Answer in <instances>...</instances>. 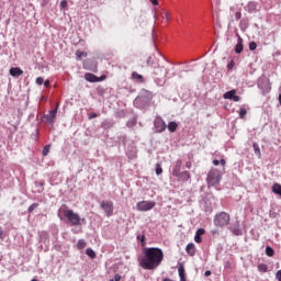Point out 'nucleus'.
<instances>
[{
	"mask_svg": "<svg viewBox=\"0 0 281 281\" xmlns=\"http://www.w3.org/2000/svg\"><path fill=\"white\" fill-rule=\"evenodd\" d=\"M0 238H3V229L0 226Z\"/></svg>",
	"mask_w": 281,
	"mask_h": 281,
	"instance_id": "09e8293b",
	"label": "nucleus"
},
{
	"mask_svg": "<svg viewBox=\"0 0 281 281\" xmlns=\"http://www.w3.org/2000/svg\"><path fill=\"white\" fill-rule=\"evenodd\" d=\"M100 207L105 212V216H113V202L109 200L101 201Z\"/></svg>",
	"mask_w": 281,
	"mask_h": 281,
	"instance_id": "0eeeda50",
	"label": "nucleus"
},
{
	"mask_svg": "<svg viewBox=\"0 0 281 281\" xmlns=\"http://www.w3.org/2000/svg\"><path fill=\"white\" fill-rule=\"evenodd\" d=\"M194 241L198 243V244H201L203 243V239L201 238V235H196L194 236Z\"/></svg>",
	"mask_w": 281,
	"mask_h": 281,
	"instance_id": "7c9ffc66",
	"label": "nucleus"
},
{
	"mask_svg": "<svg viewBox=\"0 0 281 281\" xmlns=\"http://www.w3.org/2000/svg\"><path fill=\"white\" fill-rule=\"evenodd\" d=\"M135 157H137V155H136V154H133L130 158H131V159H135Z\"/></svg>",
	"mask_w": 281,
	"mask_h": 281,
	"instance_id": "3c124183",
	"label": "nucleus"
},
{
	"mask_svg": "<svg viewBox=\"0 0 281 281\" xmlns=\"http://www.w3.org/2000/svg\"><path fill=\"white\" fill-rule=\"evenodd\" d=\"M266 255L269 256L270 258H272V256L276 255V250H273V248H271V246H267L266 247Z\"/></svg>",
	"mask_w": 281,
	"mask_h": 281,
	"instance_id": "aec40b11",
	"label": "nucleus"
},
{
	"mask_svg": "<svg viewBox=\"0 0 281 281\" xmlns=\"http://www.w3.org/2000/svg\"><path fill=\"white\" fill-rule=\"evenodd\" d=\"M279 103L281 104V94H279Z\"/></svg>",
	"mask_w": 281,
	"mask_h": 281,
	"instance_id": "864d4df0",
	"label": "nucleus"
},
{
	"mask_svg": "<svg viewBox=\"0 0 281 281\" xmlns=\"http://www.w3.org/2000/svg\"><path fill=\"white\" fill-rule=\"evenodd\" d=\"M233 67H234V61H232V63L228 64V66H227L228 69H233Z\"/></svg>",
	"mask_w": 281,
	"mask_h": 281,
	"instance_id": "de8ad7c7",
	"label": "nucleus"
},
{
	"mask_svg": "<svg viewBox=\"0 0 281 281\" xmlns=\"http://www.w3.org/2000/svg\"><path fill=\"white\" fill-rule=\"evenodd\" d=\"M258 44L256 42H250L249 43V49L250 52H255V49H257Z\"/></svg>",
	"mask_w": 281,
	"mask_h": 281,
	"instance_id": "c85d7f7f",
	"label": "nucleus"
},
{
	"mask_svg": "<svg viewBox=\"0 0 281 281\" xmlns=\"http://www.w3.org/2000/svg\"><path fill=\"white\" fill-rule=\"evenodd\" d=\"M186 168H188L190 170V168H192V161H187L186 162Z\"/></svg>",
	"mask_w": 281,
	"mask_h": 281,
	"instance_id": "58836bf2",
	"label": "nucleus"
},
{
	"mask_svg": "<svg viewBox=\"0 0 281 281\" xmlns=\"http://www.w3.org/2000/svg\"><path fill=\"white\" fill-rule=\"evenodd\" d=\"M95 117H98V114H97V113H91V114H89V120H93V119H95Z\"/></svg>",
	"mask_w": 281,
	"mask_h": 281,
	"instance_id": "4c0bfd02",
	"label": "nucleus"
},
{
	"mask_svg": "<svg viewBox=\"0 0 281 281\" xmlns=\"http://www.w3.org/2000/svg\"><path fill=\"white\" fill-rule=\"evenodd\" d=\"M64 216H65V218H67V221L71 227H78V226L82 225V223L87 222L86 218H81L80 214L74 212V210H65Z\"/></svg>",
	"mask_w": 281,
	"mask_h": 281,
	"instance_id": "7ed1b4c3",
	"label": "nucleus"
},
{
	"mask_svg": "<svg viewBox=\"0 0 281 281\" xmlns=\"http://www.w3.org/2000/svg\"><path fill=\"white\" fill-rule=\"evenodd\" d=\"M206 181L209 186H217V183H221V171H218V169H211L207 173Z\"/></svg>",
	"mask_w": 281,
	"mask_h": 281,
	"instance_id": "39448f33",
	"label": "nucleus"
},
{
	"mask_svg": "<svg viewBox=\"0 0 281 281\" xmlns=\"http://www.w3.org/2000/svg\"><path fill=\"white\" fill-rule=\"evenodd\" d=\"M276 278L278 281H281V270L277 271Z\"/></svg>",
	"mask_w": 281,
	"mask_h": 281,
	"instance_id": "e433bc0d",
	"label": "nucleus"
},
{
	"mask_svg": "<svg viewBox=\"0 0 281 281\" xmlns=\"http://www.w3.org/2000/svg\"><path fill=\"white\" fill-rule=\"evenodd\" d=\"M103 80H106V75H102L101 77H98V82H102Z\"/></svg>",
	"mask_w": 281,
	"mask_h": 281,
	"instance_id": "c9c22d12",
	"label": "nucleus"
},
{
	"mask_svg": "<svg viewBox=\"0 0 281 281\" xmlns=\"http://www.w3.org/2000/svg\"><path fill=\"white\" fill-rule=\"evenodd\" d=\"M151 60H153V57L149 56V57L147 58V61H146V63H147V67H150Z\"/></svg>",
	"mask_w": 281,
	"mask_h": 281,
	"instance_id": "ea45409f",
	"label": "nucleus"
},
{
	"mask_svg": "<svg viewBox=\"0 0 281 281\" xmlns=\"http://www.w3.org/2000/svg\"><path fill=\"white\" fill-rule=\"evenodd\" d=\"M142 256L138 258V265L146 271H155L164 262V250L157 247H146L142 251Z\"/></svg>",
	"mask_w": 281,
	"mask_h": 281,
	"instance_id": "f257e3e1",
	"label": "nucleus"
},
{
	"mask_svg": "<svg viewBox=\"0 0 281 281\" xmlns=\"http://www.w3.org/2000/svg\"><path fill=\"white\" fill-rule=\"evenodd\" d=\"M245 46L243 45V37L237 34V44L235 45V54H243Z\"/></svg>",
	"mask_w": 281,
	"mask_h": 281,
	"instance_id": "9b49d317",
	"label": "nucleus"
},
{
	"mask_svg": "<svg viewBox=\"0 0 281 281\" xmlns=\"http://www.w3.org/2000/svg\"><path fill=\"white\" fill-rule=\"evenodd\" d=\"M154 74H155L156 76H159L160 74H164V66H160V65L155 66V67H154Z\"/></svg>",
	"mask_w": 281,
	"mask_h": 281,
	"instance_id": "6ab92c4d",
	"label": "nucleus"
},
{
	"mask_svg": "<svg viewBox=\"0 0 281 281\" xmlns=\"http://www.w3.org/2000/svg\"><path fill=\"white\" fill-rule=\"evenodd\" d=\"M181 168H183V160L178 159L172 167L171 175L172 177H176L178 181L186 183L190 181L192 176L190 175V171H181Z\"/></svg>",
	"mask_w": 281,
	"mask_h": 281,
	"instance_id": "f03ea898",
	"label": "nucleus"
},
{
	"mask_svg": "<svg viewBox=\"0 0 281 281\" xmlns=\"http://www.w3.org/2000/svg\"><path fill=\"white\" fill-rule=\"evenodd\" d=\"M49 150H52V146L50 145H46L44 148H43V155L44 157H47L49 155Z\"/></svg>",
	"mask_w": 281,
	"mask_h": 281,
	"instance_id": "a878e982",
	"label": "nucleus"
},
{
	"mask_svg": "<svg viewBox=\"0 0 281 281\" xmlns=\"http://www.w3.org/2000/svg\"><path fill=\"white\" fill-rule=\"evenodd\" d=\"M229 221H232V216L227 212H221L214 217L215 227H227L229 225Z\"/></svg>",
	"mask_w": 281,
	"mask_h": 281,
	"instance_id": "20e7f679",
	"label": "nucleus"
},
{
	"mask_svg": "<svg viewBox=\"0 0 281 281\" xmlns=\"http://www.w3.org/2000/svg\"><path fill=\"white\" fill-rule=\"evenodd\" d=\"M186 251H187L188 256H195L196 255V246L194 245V243L188 244L186 247Z\"/></svg>",
	"mask_w": 281,
	"mask_h": 281,
	"instance_id": "ddd939ff",
	"label": "nucleus"
},
{
	"mask_svg": "<svg viewBox=\"0 0 281 281\" xmlns=\"http://www.w3.org/2000/svg\"><path fill=\"white\" fill-rule=\"evenodd\" d=\"M238 114L240 120H245V117L247 116V110L245 108H241L239 109Z\"/></svg>",
	"mask_w": 281,
	"mask_h": 281,
	"instance_id": "5701e85b",
	"label": "nucleus"
},
{
	"mask_svg": "<svg viewBox=\"0 0 281 281\" xmlns=\"http://www.w3.org/2000/svg\"><path fill=\"white\" fill-rule=\"evenodd\" d=\"M203 234H205V231L203 228H199L195 233V235L198 236H203Z\"/></svg>",
	"mask_w": 281,
	"mask_h": 281,
	"instance_id": "473e14b6",
	"label": "nucleus"
},
{
	"mask_svg": "<svg viewBox=\"0 0 281 281\" xmlns=\"http://www.w3.org/2000/svg\"><path fill=\"white\" fill-rule=\"evenodd\" d=\"M155 205L156 203L153 201H140L136 204V209L138 212H149V210H153Z\"/></svg>",
	"mask_w": 281,
	"mask_h": 281,
	"instance_id": "423d86ee",
	"label": "nucleus"
},
{
	"mask_svg": "<svg viewBox=\"0 0 281 281\" xmlns=\"http://www.w3.org/2000/svg\"><path fill=\"white\" fill-rule=\"evenodd\" d=\"M220 164H221V160H217V159H214V160H213V165H214V166H218Z\"/></svg>",
	"mask_w": 281,
	"mask_h": 281,
	"instance_id": "a18cd8bd",
	"label": "nucleus"
},
{
	"mask_svg": "<svg viewBox=\"0 0 281 281\" xmlns=\"http://www.w3.org/2000/svg\"><path fill=\"white\" fill-rule=\"evenodd\" d=\"M60 8H61V10H65V8H67V0H63L60 2Z\"/></svg>",
	"mask_w": 281,
	"mask_h": 281,
	"instance_id": "72a5a7b5",
	"label": "nucleus"
},
{
	"mask_svg": "<svg viewBox=\"0 0 281 281\" xmlns=\"http://www.w3.org/2000/svg\"><path fill=\"white\" fill-rule=\"evenodd\" d=\"M44 87H49V80H46V81L44 82Z\"/></svg>",
	"mask_w": 281,
	"mask_h": 281,
	"instance_id": "8fccbe9b",
	"label": "nucleus"
},
{
	"mask_svg": "<svg viewBox=\"0 0 281 281\" xmlns=\"http://www.w3.org/2000/svg\"><path fill=\"white\" fill-rule=\"evenodd\" d=\"M0 50H1V45H0Z\"/></svg>",
	"mask_w": 281,
	"mask_h": 281,
	"instance_id": "6e6d98bb",
	"label": "nucleus"
},
{
	"mask_svg": "<svg viewBox=\"0 0 281 281\" xmlns=\"http://www.w3.org/2000/svg\"><path fill=\"white\" fill-rule=\"evenodd\" d=\"M137 238H138V240H140V243H144L146 240V236H144V235L143 236H138Z\"/></svg>",
	"mask_w": 281,
	"mask_h": 281,
	"instance_id": "c03bdc74",
	"label": "nucleus"
},
{
	"mask_svg": "<svg viewBox=\"0 0 281 281\" xmlns=\"http://www.w3.org/2000/svg\"><path fill=\"white\" fill-rule=\"evenodd\" d=\"M36 207H38V203L31 204L29 206V213L32 214V212H34Z\"/></svg>",
	"mask_w": 281,
	"mask_h": 281,
	"instance_id": "c756f323",
	"label": "nucleus"
},
{
	"mask_svg": "<svg viewBox=\"0 0 281 281\" xmlns=\"http://www.w3.org/2000/svg\"><path fill=\"white\" fill-rule=\"evenodd\" d=\"M154 126H155L157 133H164V131H166V128H168V125H166V121L161 117H157L155 120Z\"/></svg>",
	"mask_w": 281,
	"mask_h": 281,
	"instance_id": "6e6552de",
	"label": "nucleus"
},
{
	"mask_svg": "<svg viewBox=\"0 0 281 281\" xmlns=\"http://www.w3.org/2000/svg\"><path fill=\"white\" fill-rule=\"evenodd\" d=\"M85 247H87V241H85V239H79L77 243V248L85 249Z\"/></svg>",
	"mask_w": 281,
	"mask_h": 281,
	"instance_id": "b1692460",
	"label": "nucleus"
},
{
	"mask_svg": "<svg viewBox=\"0 0 281 281\" xmlns=\"http://www.w3.org/2000/svg\"><path fill=\"white\" fill-rule=\"evenodd\" d=\"M167 128L169 133H175L177 128H179V124H177V122H169Z\"/></svg>",
	"mask_w": 281,
	"mask_h": 281,
	"instance_id": "2eb2a0df",
	"label": "nucleus"
},
{
	"mask_svg": "<svg viewBox=\"0 0 281 281\" xmlns=\"http://www.w3.org/2000/svg\"><path fill=\"white\" fill-rule=\"evenodd\" d=\"M249 5H250L251 8H256V5L254 4V2H250Z\"/></svg>",
	"mask_w": 281,
	"mask_h": 281,
	"instance_id": "603ef678",
	"label": "nucleus"
},
{
	"mask_svg": "<svg viewBox=\"0 0 281 281\" xmlns=\"http://www.w3.org/2000/svg\"><path fill=\"white\" fill-rule=\"evenodd\" d=\"M133 80H137V82H144V76L139 75L137 71L132 72Z\"/></svg>",
	"mask_w": 281,
	"mask_h": 281,
	"instance_id": "f3484780",
	"label": "nucleus"
},
{
	"mask_svg": "<svg viewBox=\"0 0 281 281\" xmlns=\"http://www.w3.org/2000/svg\"><path fill=\"white\" fill-rule=\"evenodd\" d=\"M110 281H115L114 279H111Z\"/></svg>",
	"mask_w": 281,
	"mask_h": 281,
	"instance_id": "5fc2aeb1",
	"label": "nucleus"
},
{
	"mask_svg": "<svg viewBox=\"0 0 281 281\" xmlns=\"http://www.w3.org/2000/svg\"><path fill=\"white\" fill-rule=\"evenodd\" d=\"M76 56L77 60H82V58H87V52L77 50Z\"/></svg>",
	"mask_w": 281,
	"mask_h": 281,
	"instance_id": "a211bd4d",
	"label": "nucleus"
},
{
	"mask_svg": "<svg viewBox=\"0 0 281 281\" xmlns=\"http://www.w3.org/2000/svg\"><path fill=\"white\" fill-rule=\"evenodd\" d=\"M85 80H87L88 82H98V76H95L91 72H87L85 75Z\"/></svg>",
	"mask_w": 281,
	"mask_h": 281,
	"instance_id": "4468645a",
	"label": "nucleus"
},
{
	"mask_svg": "<svg viewBox=\"0 0 281 281\" xmlns=\"http://www.w3.org/2000/svg\"><path fill=\"white\" fill-rule=\"evenodd\" d=\"M86 254L89 256V258H95V251L91 248L86 249Z\"/></svg>",
	"mask_w": 281,
	"mask_h": 281,
	"instance_id": "bb28decb",
	"label": "nucleus"
},
{
	"mask_svg": "<svg viewBox=\"0 0 281 281\" xmlns=\"http://www.w3.org/2000/svg\"><path fill=\"white\" fill-rule=\"evenodd\" d=\"M150 1V3L153 4V5H159V1L158 0H149Z\"/></svg>",
	"mask_w": 281,
	"mask_h": 281,
	"instance_id": "37998d69",
	"label": "nucleus"
},
{
	"mask_svg": "<svg viewBox=\"0 0 281 281\" xmlns=\"http://www.w3.org/2000/svg\"><path fill=\"white\" fill-rule=\"evenodd\" d=\"M220 164H221V166H225L227 164V161H225V159H221Z\"/></svg>",
	"mask_w": 281,
	"mask_h": 281,
	"instance_id": "49530a36",
	"label": "nucleus"
},
{
	"mask_svg": "<svg viewBox=\"0 0 281 281\" xmlns=\"http://www.w3.org/2000/svg\"><path fill=\"white\" fill-rule=\"evenodd\" d=\"M178 273H179V278H180V281H186V268L183 266H180L178 268Z\"/></svg>",
	"mask_w": 281,
	"mask_h": 281,
	"instance_id": "dca6fc26",
	"label": "nucleus"
},
{
	"mask_svg": "<svg viewBox=\"0 0 281 281\" xmlns=\"http://www.w3.org/2000/svg\"><path fill=\"white\" fill-rule=\"evenodd\" d=\"M58 113V103L56 104V109L52 110L48 114H46L44 117L49 122V124H53L54 120H56V114Z\"/></svg>",
	"mask_w": 281,
	"mask_h": 281,
	"instance_id": "9d476101",
	"label": "nucleus"
},
{
	"mask_svg": "<svg viewBox=\"0 0 281 281\" xmlns=\"http://www.w3.org/2000/svg\"><path fill=\"white\" fill-rule=\"evenodd\" d=\"M113 280H114V281H120V280H122V276L115 274Z\"/></svg>",
	"mask_w": 281,
	"mask_h": 281,
	"instance_id": "79ce46f5",
	"label": "nucleus"
},
{
	"mask_svg": "<svg viewBox=\"0 0 281 281\" xmlns=\"http://www.w3.org/2000/svg\"><path fill=\"white\" fill-rule=\"evenodd\" d=\"M257 269H258V271H260L261 273H267V271H268V267H267V265H265V263L258 265Z\"/></svg>",
	"mask_w": 281,
	"mask_h": 281,
	"instance_id": "4be33fe9",
	"label": "nucleus"
},
{
	"mask_svg": "<svg viewBox=\"0 0 281 281\" xmlns=\"http://www.w3.org/2000/svg\"><path fill=\"white\" fill-rule=\"evenodd\" d=\"M161 19H162V21L165 22V23H168V21H170V13H168V12H162L161 13Z\"/></svg>",
	"mask_w": 281,
	"mask_h": 281,
	"instance_id": "393cba45",
	"label": "nucleus"
},
{
	"mask_svg": "<svg viewBox=\"0 0 281 281\" xmlns=\"http://www.w3.org/2000/svg\"><path fill=\"white\" fill-rule=\"evenodd\" d=\"M10 76H12L13 78H19V76H23V70L19 67H12L9 70Z\"/></svg>",
	"mask_w": 281,
	"mask_h": 281,
	"instance_id": "f8f14e48",
	"label": "nucleus"
},
{
	"mask_svg": "<svg viewBox=\"0 0 281 281\" xmlns=\"http://www.w3.org/2000/svg\"><path fill=\"white\" fill-rule=\"evenodd\" d=\"M204 276H205V278H210V276H212V271L206 270V271L204 272Z\"/></svg>",
	"mask_w": 281,
	"mask_h": 281,
	"instance_id": "a19ab883",
	"label": "nucleus"
},
{
	"mask_svg": "<svg viewBox=\"0 0 281 281\" xmlns=\"http://www.w3.org/2000/svg\"><path fill=\"white\" fill-rule=\"evenodd\" d=\"M164 173V169L161 168V165L160 164H157L156 165V175H162Z\"/></svg>",
	"mask_w": 281,
	"mask_h": 281,
	"instance_id": "cd10ccee",
	"label": "nucleus"
},
{
	"mask_svg": "<svg viewBox=\"0 0 281 281\" xmlns=\"http://www.w3.org/2000/svg\"><path fill=\"white\" fill-rule=\"evenodd\" d=\"M224 100H233V102H240V97L236 95V90H231L224 93Z\"/></svg>",
	"mask_w": 281,
	"mask_h": 281,
	"instance_id": "1a4fd4ad",
	"label": "nucleus"
},
{
	"mask_svg": "<svg viewBox=\"0 0 281 281\" xmlns=\"http://www.w3.org/2000/svg\"><path fill=\"white\" fill-rule=\"evenodd\" d=\"M235 19H236V21H240V19H243V13H240V11L236 12Z\"/></svg>",
	"mask_w": 281,
	"mask_h": 281,
	"instance_id": "2f4dec72",
	"label": "nucleus"
},
{
	"mask_svg": "<svg viewBox=\"0 0 281 281\" xmlns=\"http://www.w3.org/2000/svg\"><path fill=\"white\" fill-rule=\"evenodd\" d=\"M254 150H255V155H257V157L260 159V157H262V154L260 153V146H258V144H254Z\"/></svg>",
	"mask_w": 281,
	"mask_h": 281,
	"instance_id": "412c9836",
	"label": "nucleus"
},
{
	"mask_svg": "<svg viewBox=\"0 0 281 281\" xmlns=\"http://www.w3.org/2000/svg\"><path fill=\"white\" fill-rule=\"evenodd\" d=\"M43 82H44L43 77H37L36 78V85H43Z\"/></svg>",
	"mask_w": 281,
	"mask_h": 281,
	"instance_id": "f704fd0d",
	"label": "nucleus"
}]
</instances>
